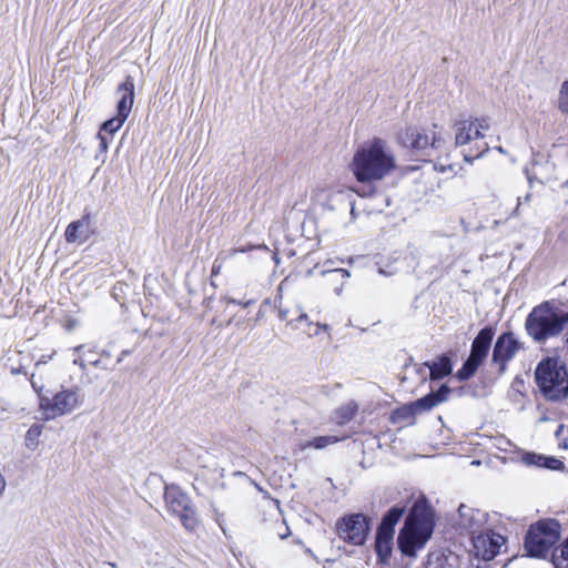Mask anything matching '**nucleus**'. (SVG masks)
<instances>
[{
    "label": "nucleus",
    "instance_id": "1",
    "mask_svg": "<svg viewBox=\"0 0 568 568\" xmlns=\"http://www.w3.org/2000/svg\"><path fill=\"white\" fill-rule=\"evenodd\" d=\"M351 169L358 182L373 183L396 169V159L386 141L374 138L355 151Z\"/></svg>",
    "mask_w": 568,
    "mask_h": 568
},
{
    "label": "nucleus",
    "instance_id": "2",
    "mask_svg": "<svg viewBox=\"0 0 568 568\" xmlns=\"http://www.w3.org/2000/svg\"><path fill=\"white\" fill-rule=\"evenodd\" d=\"M433 529L434 520L429 505L425 499H417L399 530L398 548L404 555L415 557L416 551L422 549L432 537Z\"/></svg>",
    "mask_w": 568,
    "mask_h": 568
},
{
    "label": "nucleus",
    "instance_id": "3",
    "mask_svg": "<svg viewBox=\"0 0 568 568\" xmlns=\"http://www.w3.org/2000/svg\"><path fill=\"white\" fill-rule=\"evenodd\" d=\"M568 326V312L550 302H542L528 314L525 328L536 343L559 336Z\"/></svg>",
    "mask_w": 568,
    "mask_h": 568
},
{
    "label": "nucleus",
    "instance_id": "4",
    "mask_svg": "<svg viewBox=\"0 0 568 568\" xmlns=\"http://www.w3.org/2000/svg\"><path fill=\"white\" fill-rule=\"evenodd\" d=\"M560 525L552 519L537 521L531 525L526 539L525 550L531 557L544 558L558 541Z\"/></svg>",
    "mask_w": 568,
    "mask_h": 568
},
{
    "label": "nucleus",
    "instance_id": "5",
    "mask_svg": "<svg viewBox=\"0 0 568 568\" xmlns=\"http://www.w3.org/2000/svg\"><path fill=\"white\" fill-rule=\"evenodd\" d=\"M494 329L489 326L481 328L471 343L470 355L455 375L458 381L473 377L487 357L494 337Z\"/></svg>",
    "mask_w": 568,
    "mask_h": 568
},
{
    "label": "nucleus",
    "instance_id": "6",
    "mask_svg": "<svg viewBox=\"0 0 568 568\" xmlns=\"http://www.w3.org/2000/svg\"><path fill=\"white\" fill-rule=\"evenodd\" d=\"M39 413L43 420H51L72 412L80 403L77 393H38Z\"/></svg>",
    "mask_w": 568,
    "mask_h": 568
},
{
    "label": "nucleus",
    "instance_id": "7",
    "mask_svg": "<svg viewBox=\"0 0 568 568\" xmlns=\"http://www.w3.org/2000/svg\"><path fill=\"white\" fill-rule=\"evenodd\" d=\"M535 376L540 390H568V369L556 359L539 363Z\"/></svg>",
    "mask_w": 568,
    "mask_h": 568
},
{
    "label": "nucleus",
    "instance_id": "8",
    "mask_svg": "<svg viewBox=\"0 0 568 568\" xmlns=\"http://www.w3.org/2000/svg\"><path fill=\"white\" fill-rule=\"evenodd\" d=\"M164 499L168 510L178 516L187 530H194L197 526L195 511L190 498L178 486H166Z\"/></svg>",
    "mask_w": 568,
    "mask_h": 568
},
{
    "label": "nucleus",
    "instance_id": "9",
    "mask_svg": "<svg viewBox=\"0 0 568 568\" xmlns=\"http://www.w3.org/2000/svg\"><path fill=\"white\" fill-rule=\"evenodd\" d=\"M118 94L120 100L116 105V116L105 121L101 130L113 135L128 119L134 102V81L131 75H128L123 83L118 87Z\"/></svg>",
    "mask_w": 568,
    "mask_h": 568
},
{
    "label": "nucleus",
    "instance_id": "10",
    "mask_svg": "<svg viewBox=\"0 0 568 568\" xmlns=\"http://www.w3.org/2000/svg\"><path fill=\"white\" fill-rule=\"evenodd\" d=\"M447 400V393H428L416 402L403 405L392 414L393 423L414 424L415 416Z\"/></svg>",
    "mask_w": 568,
    "mask_h": 568
},
{
    "label": "nucleus",
    "instance_id": "11",
    "mask_svg": "<svg viewBox=\"0 0 568 568\" xmlns=\"http://www.w3.org/2000/svg\"><path fill=\"white\" fill-rule=\"evenodd\" d=\"M399 142L403 146L408 148L415 152L428 151L427 155H433V152L442 148L444 143L440 136L435 132L428 134L424 129L407 128L399 135Z\"/></svg>",
    "mask_w": 568,
    "mask_h": 568
},
{
    "label": "nucleus",
    "instance_id": "12",
    "mask_svg": "<svg viewBox=\"0 0 568 568\" xmlns=\"http://www.w3.org/2000/svg\"><path fill=\"white\" fill-rule=\"evenodd\" d=\"M418 374L423 377V382H426V376L429 377V390H450L446 384L435 385L443 378L449 376L453 372L452 358L447 354H443L434 358L433 361L425 362L418 369Z\"/></svg>",
    "mask_w": 568,
    "mask_h": 568
},
{
    "label": "nucleus",
    "instance_id": "13",
    "mask_svg": "<svg viewBox=\"0 0 568 568\" xmlns=\"http://www.w3.org/2000/svg\"><path fill=\"white\" fill-rule=\"evenodd\" d=\"M368 530L367 519L362 514L345 516L337 523L338 537L353 545H363Z\"/></svg>",
    "mask_w": 568,
    "mask_h": 568
},
{
    "label": "nucleus",
    "instance_id": "14",
    "mask_svg": "<svg viewBox=\"0 0 568 568\" xmlns=\"http://www.w3.org/2000/svg\"><path fill=\"white\" fill-rule=\"evenodd\" d=\"M521 347V343L513 332H507L498 336L493 349L491 362L499 374L506 371L507 363L516 356Z\"/></svg>",
    "mask_w": 568,
    "mask_h": 568
},
{
    "label": "nucleus",
    "instance_id": "15",
    "mask_svg": "<svg viewBox=\"0 0 568 568\" xmlns=\"http://www.w3.org/2000/svg\"><path fill=\"white\" fill-rule=\"evenodd\" d=\"M490 121L486 116L463 119L455 123V145H465L474 140L484 138V131L489 130Z\"/></svg>",
    "mask_w": 568,
    "mask_h": 568
},
{
    "label": "nucleus",
    "instance_id": "16",
    "mask_svg": "<svg viewBox=\"0 0 568 568\" xmlns=\"http://www.w3.org/2000/svg\"><path fill=\"white\" fill-rule=\"evenodd\" d=\"M312 201L323 209H327L331 211L344 207L347 209L351 206V214L355 215V207L351 201H348V195L341 191L336 190L328 185H318L312 193Z\"/></svg>",
    "mask_w": 568,
    "mask_h": 568
},
{
    "label": "nucleus",
    "instance_id": "17",
    "mask_svg": "<svg viewBox=\"0 0 568 568\" xmlns=\"http://www.w3.org/2000/svg\"><path fill=\"white\" fill-rule=\"evenodd\" d=\"M474 554L477 558L483 560H491L495 558L501 546L505 544V538L491 530H484L471 537Z\"/></svg>",
    "mask_w": 568,
    "mask_h": 568
},
{
    "label": "nucleus",
    "instance_id": "18",
    "mask_svg": "<svg viewBox=\"0 0 568 568\" xmlns=\"http://www.w3.org/2000/svg\"><path fill=\"white\" fill-rule=\"evenodd\" d=\"M458 511L460 527L466 529L471 537L486 530L488 515L485 511L465 505H462Z\"/></svg>",
    "mask_w": 568,
    "mask_h": 568
},
{
    "label": "nucleus",
    "instance_id": "19",
    "mask_svg": "<svg viewBox=\"0 0 568 568\" xmlns=\"http://www.w3.org/2000/svg\"><path fill=\"white\" fill-rule=\"evenodd\" d=\"M520 462L528 467L546 468L550 470H562L565 468L560 459L531 452L521 454Z\"/></svg>",
    "mask_w": 568,
    "mask_h": 568
},
{
    "label": "nucleus",
    "instance_id": "20",
    "mask_svg": "<svg viewBox=\"0 0 568 568\" xmlns=\"http://www.w3.org/2000/svg\"><path fill=\"white\" fill-rule=\"evenodd\" d=\"M89 227L90 217L88 215L71 222L65 229V241L68 243L83 244L90 237Z\"/></svg>",
    "mask_w": 568,
    "mask_h": 568
},
{
    "label": "nucleus",
    "instance_id": "21",
    "mask_svg": "<svg viewBox=\"0 0 568 568\" xmlns=\"http://www.w3.org/2000/svg\"><path fill=\"white\" fill-rule=\"evenodd\" d=\"M394 534L377 529L375 550L382 561H387L393 549Z\"/></svg>",
    "mask_w": 568,
    "mask_h": 568
},
{
    "label": "nucleus",
    "instance_id": "22",
    "mask_svg": "<svg viewBox=\"0 0 568 568\" xmlns=\"http://www.w3.org/2000/svg\"><path fill=\"white\" fill-rule=\"evenodd\" d=\"M405 513L404 507H393L388 510V513L383 517L381 525L378 526V529L388 531L394 534L395 532V526L402 518V516Z\"/></svg>",
    "mask_w": 568,
    "mask_h": 568
},
{
    "label": "nucleus",
    "instance_id": "23",
    "mask_svg": "<svg viewBox=\"0 0 568 568\" xmlns=\"http://www.w3.org/2000/svg\"><path fill=\"white\" fill-rule=\"evenodd\" d=\"M343 438L342 437H337V436H318V437H314L313 439L311 440H306V442H302L298 444V447L301 450H305L307 448H315V449H323L329 445H333L335 443H338L339 440H342Z\"/></svg>",
    "mask_w": 568,
    "mask_h": 568
},
{
    "label": "nucleus",
    "instance_id": "24",
    "mask_svg": "<svg viewBox=\"0 0 568 568\" xmlns=\"http://www.w3.org/2000/svg\"><path fill=\"white\" fill-rule=\"evenodd\" d=\"M74 353H77L78 356L74 357L73 363L75 365H80L83 369L87 367V365L95 366L100 363V361L97 358L95 352L92 349L85 352L83 345L77 346L74 348Z\"/></svg>",
    "mask_w": 568,
    "mask_h": 568
},
{
    "label": "nucleus",
    "instance_id": "25",
    "mask_svg": "<svg viewBox=\"0 0 568 568\" xmlns=\"http://www.w3.org/2000/svg\"><path fill=\"white\" fill-rule=\"evenodd\" d=\"M43 432V426L40 424H33L24 435V446L27 449L34 452L39 448L40 437Z\"/></svg>",
    "mask_w": 568,
    "mask_h": 568
},
{
    "label": "nucleus",
    "instance_id": "26",
    "mask_svg": "<svg viewBox=\"0 0 568 568\" xmlns=\"http://www.w3.org/2000/svg\"><path fill=\"white\" fill-rule=\"evenodd\" d=\"M552 561L557 567L568 566V538L565 540L560 549L552 554Z\"/></svg>",
    "mask_w": 568,
    "mask_h": 568
},
{
    "label": "nucleus",
    "instance_id": "27",
    "mask_svg": "<svg viewBox=\"0 0 568 568\" xmlns=\"http://www.w3.org/2000/svg\"><path fill=\"white\" fill-rule=\"evenodd\" d=\"M558 109L568 114V80L564 81L558 93Z\"/></svg>",
    "mask_w": 568,
    "mask_h": 568
},
{
    "label": "nucleus",
    "instance_id": "28",
    "mask_svg": "<svg viewBox=\"0 0 568 568\" xmlns=\"http://www.w3.org/2000/svg\"><path fill=\"white\" fill-rule=\"evenodd\" d=\"M434 169L442 173H456V164L447 163L446 161H443L440 158L437 159V161H435Z\"/></svg>",
    "mask_w": 568,
    "mask_h": 568
},
{
    "label": "nucleus",
    "instance_id": "29",
    "mask_svg": "<svg viewBox=\"0 0 568 568\" xmlns=\"http://www.w3.org/2000/svg\"><path fill=\"white\" fill-rule=\"evenodd\" d=\"M545 397L549 400L556 402V400H562L566 399L568 396V393H544Z\"/></svg>",
    "mask_w": 568,
    "mask_h": 568
},
{
    "label": "nucleus",
    "instance_id": "30",
    "mask_svg": "<svg viewBox=\"0 0 568 568\" xmlns=\"http://www.w3.org/2000/svg\"><path fill=\"white\" fill-rule=\"evenodd\" d=\"M54 354H55V352H52L50 354H47V355L42 354L41 356L37 357L36 358V366L39 367L42 364H47L49 361L52 359Z\"/></svg>",
    "mask_w": 568,
    "mask_h": 568
},
{
    "label": "nucleus",
    "instance_id": "31",
    "mask_svg": "<svg viewBox=\"0 0 568 568\" xmlns=\"http://www.w3.org/2000/svg\"><path fill=\"white\" fill-rule=\"evenodd\" d=\"M98 138L100 140V151L106 152L109 148V141L102 132H99Z\"/></svg>",
    "mask_w": 568,
    "mask_h": 568
},
{
    "label": "nucleus",
    "instance_id": "32",
    "mask_svg": "<svg viewBox=\"0 0 568 568\" xmlns=\"http://www.w3.org/2000/svg\"><path fill=\"white\" fill-rule=\"evenodd\" d=\"M225 301H226L227 303L236 304V305H241V306H243V307H248V306L253 303V301H251V300H250V301H246V302H242V301H237V300H235V298H231V297L225 298Z\"/></svg>",
    "mask_w": 568,
    "mask_h": 568
},
{
    "label": "nucleus",
    "instance_id": "33",
    "mask_svg": "<svg viewBox=\"0 0 568 568\" xmlns=\"http://www.w3.org/2000/svg\"><path fill=\"white\" fill-rule=\"evenodd\" d=\"M487 150H488V146H487V144H485L484 149L481 151H479L476 155L470 156L468 154H465L464 155L465 161L471 162L474 159H477V158L481 156Z\"/></svg>",
    "mask_w": 568,
    "mask_h": 568
},
{
    "label": "nucleus",
    "instance_id": "34",
    "mask_svg": "<svg viewBox=\"0 0 568 568\" xmlns=\"http://www.w3.org/2000/svg\"><path fill=\"white\" fill-rule=\"evenodd\" d=\"M31 385L33 387V390H42L43 389V384H39L38 381H36L34 375L31 376Z\"/></svg>",
    "mask_w": 568,
    "mask_h": 568
},
{
    "label": "nucleus",
    "instance_id": "35",
    "mask_svg": "<svg viewBox=\"0 0 568 568\" xmlns=\"http://www.w3.org/2000/svg\"><path fill=\"white\" fill-rule=\"evenodd\" d=\"M7 487V481L4 476L0 473V496L4 493Z\"/></svg>",
    "mask_w": 568,
    "mask_h": 568
},
{
    "label": "nucleus",
    "instance_id": "36",
    "mask_svg": "<svg viewBox=\"0 0 568 568\" xmlns=\"http://www.w3.org/2000/svg\"><path fill=\"white\" fill-rule=\"evenodd\" d=\"M278 318L281 321H287V318H288V311L280 308L278 310Z\"/></svg>",
    "mask_w": 568,
    "mask_h": 568
},
{
    "label": "nucleus",
    "instance_id": "37",
    "mask_svg": "<svg viewBox=\"0 0 568 568\" xmlns=\"http://www.w3.org/2000/svg\"><path fill=\"white\" fill-rule=\"evenodd\" d=\"M307 320H308V316L304 312H301L298 314V317L296 318L297 322H303V321L308 322ZM307 324L311 325V323H307Z\"/></svg>",
    "mask_w": 568,
    "mask_h": 568
},
{
    "label": "nucleus",
    "instance_id": "38",
    "mask_svg": "<svg viewBox=\"0 0 568 568\" xmlns=\"http://www.w3.org/2000/svg\"><path fill=\"white\" fill-rule=\"evenodd\" d=\"M334 273H341V275H342L344 278L349 277V273H348V271L343 270V268H341V270H335V271H334Z\"/></svg>",
    "mask_w": 568,
    "mask_h": 568
},
{
    "label": "nucleus",
    "instance_id": "39",
    "mask_svg": "<svg viewBox=\"0 0 568 568\" xmlns=\"http://www.w3.org/2000/svg\"><path fill=\"white\" fill-rule=\"evenodd\" d=\"M326 328H327L326 325L316 324V331L314 332V334H318L320 329H326Z\"/></svg>",
    "mask_w": 568,
    "mask_h": 568
},
{
    "label": "nucleus",
    "instance_id": "40",
    "mask_svg": "<svg viewBox=\"0 0 568 568\" xmlns=\"http://www.w3.org/2000/svg\"><path fill=\"white\" fill-rule=\"evenodd\" d=\"M220 267L221 266H216V262H215L214 265H213V268H212L213 274H217L219 271H220Z\"/></svg>",
    "mask_w": 568,
    "mask_h": 568
},
{
    "label": "nucleus",
    "instance_id": "41",
    "mask_svg": "<svg viewBox=\"0 0 568 568\" xmlns=\"http://www.w3.org/2000/svg\"><path fill=\"white\" fill-rule=\"evenodd\" d=\"M497 150H498L499 152H501V153L504 152V150H503V148H501V146L497 148Z\"/></svg>",
    "mask_w": 568,
    "mask_h": 568
},
{
    "label": "nucleus",
    "instance_id": "42",
    "mask_svg": "<svg viewBox=\"0 0 568 568\" xmlns=\"http://www.w3.org/2000/svg\"><path fill=\"white\" fill-rule=\"evenodd\" d=\"M529 197H530L529 195H526L525 201H529Z\"/></svg>",
    "mask_w": 568,
    "mask_h": 568
},
{
    "label": "nucleus",
    "instance_id": "43",
    "mask_svg": "<svg viewBox=\"0 0 568 568\" xmlns=\"http://www.w3.org/2000/svg\"><path fill=\"white\" fill-rule=\"evenodd\" d=\"M352 415H354V412H353V410H351V412H349V416H348V418H351V416H352Z\"/></svg>",
    "mask_w": 568,
    "mask_h": 568
}]
</instances>
